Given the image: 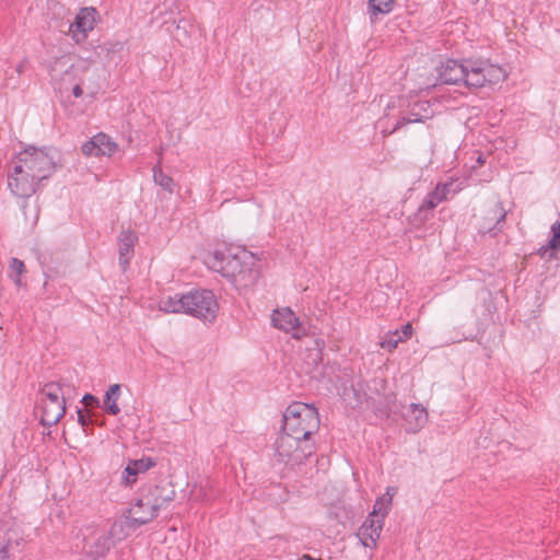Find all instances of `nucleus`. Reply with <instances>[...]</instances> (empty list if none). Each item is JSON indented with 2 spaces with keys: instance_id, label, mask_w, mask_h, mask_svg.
<instances>
[{
  "instance_id": "f257e3e1",
  "label": "nucleus",
  "mask_w": 560,
  "mask_h": 560,
  "mask_svg": "<svg viewBox=\"0 0 560 560\" xmlns=\"http://www.w3.org/2000/svg\"><path fill=\"white\" fill-rule=\"evenodd\" d=\"M258 258L247 247H215L203 261L211 270L221 273L237 288H247L257 280Z\"/></svg>"
},
{
  "instance_id": "f03ea898",
  "label": "nucleus",
  "mask_w": 560,
  "mask_h": 560,
  "mask_svg": "<svg viewBox=\"0 0 560 560\" xmlns=\"http://www.w3.org/2000/svg\"><path fill=\"white\" fill-rule=\"evenodd\" d=\"M69 58H57L51 66L52 79L61 74L60 80L65 88L72 86V94L74 97H81L84 93V88L88 94L93 97L97 93V85L94 84L96 71L85 60H79L75 63L68 65Z\"/></svg>"
},
{
  "instance_id": "7ed1b4c3",
  "label": "nucleus",
  "mask_w": 560,
  "mask_h": 560,
  "mask_svg": "<svg viewBox=\"0 0 560 560\" xmlns=\"http://www.w3.org/2000/svg\"><path fill=\"white\" fill-rule=\"evenodd\" d=\"M319 416L315 407L295 401L283 412L282 432L312 441L319 429Z\"/></svg>"
},
{
  "instance_id": "20e7f679",
  "label": "nucleus",
  "mask_w": 560,
  "mask_h": 560,
  "mask_svg": "<svg viewBox=\"0 0 560 560\" xmlns=\"http://www.w3.org/2000/svg\"><path fill=\"white\" fill-rule=\"evenodd\" d=\"M385 110L387 118L393 116L396 119L392 132L409 124L423 122L432 117L430 103L417 97L398 96L387 105Z\"/></svg>"
},
{
  "instance_id": "39448f33",
  "label": "nucleus",
  "mask_w": 560,
  "mask_h": 560,
  "mask_svg": "<svg viewBox=\"0 0 560 560\" xmlns=\"http://www.w3.org/2000/svg\"><path fill=\"white\" fill-rule=\"evenodd\" d=\"M315 452L314 443L282 432L275 443V460L289 468L303 465Z\"/></svg>"
},
{
  "instance_id": "423d86ee",
  "label": "nucleus",
  "mask_w": 560,
  "mask_h": 560,
  "mask_svg": "<svg viewBox=\"0 0 560 560\" xmlns=\"http://www.w3.org/2000/svg\"><path fill=\"white\" fill-rule=\"evenodd\" d=\"M465 86L480 89L497 85L506 79V71L487 59H465Z\"/></svg>"
},
{
  "instance_id": "0eeeda50",
  "label": "nucleus",
  "mask_w": 560,
  "mask_h": 560,
  "mask_svg": "<svg viewBox=\"0 0 560 560\" xmlns=\"http://www.w3.org/2000/svg\"><path fill=\"white\" fill-rule=\"evenodd\" d=\"M40 422L51 427L59 422L66 412L65 385L59 382H50L44 385L40 393Z\"/></svg>"
},
{
  "instance_id": "6e6552de",
  "label": "nucleus",
  "mask_w": 560,
  "mask_h": 560,
  "mask_svg": "<svg viewBox=\"0 0 560 560\" xmlns=\"http://www.w3.org/2000/svg\"><path fill=\"white\" fill-rule=\"evenodd\" d=\"M506 215L508 210L498 198L485 201L475 215L478 233L489 237H494L502 233Z\"/></svg>"
},
{
  "instance_id": "1a4fd4ad",
  "label": "nucleus",
  "mask_w": 560,
  "mask_h": 560,
  "mask_svg": "<svg viewBox=\"0 0 560 560\" xmlns=\"http://www.w3.org/2000/svg\"><path fill=\"white\" fill-rule=\"evenodd\" d=\"M13 164L33 173L35 178L43 182L55 172V160L49 150L36 147H28L21 151L14 159Z\"/></svg>"
},
{
  "instance_id": "9d476101",
  "label": "nucleus",
  "mask_w": 560,
  "mask_h": 560,
  "mask_svg": "<svg viewBox=\"0 0 560 560\" xmlns=\"http://www.w3.org/2000/svg\"><path fill=\"white\" fill-rule=\"evenodd\" d=\"M186 314L205 323H213L217 318L219 304L210 290H199L185 295Z\"/></svg>"
},
{
  "instance_id": "9b49d317",
  "label": "nucleus",
  "mask_w": 560,
  "mask_h": 560,
  "mask_svg": "<svg viewBox=\"0 0 560 560\" xmlns=\"http://www.w3.org/2000/svg\"><path fill=\"white\" fill-rule=\"evenodd\" d=\"M161 509V503L153 492L141 494L125 514L127 525L137 528L151 522Z\"/></svg>"
},
{
  "instance_id": "f8f14e48",
  "label": "nucleus",
  "mask_w": 560,
  "mask_h": 560,
  "mask_svg": "<svg viewBox=\"0 0 560 560\" xmlns=\"http://www.w3.org/2000/svg\"><path fill=\"white\" fill-rule=\"evenodd\" d=\"M42 183L43 180L35 178L33 173L16 164H13L12 171L8 175V186L18 198H32Z\"/></svg>"
},
{
  "instance_id": "ddd939ff",
  "label": "nucleus",
  "mask_w": 560,
  "mask_h": 560,
  "mask_svg": "<svg viewBox=\"0 0 560 560\" xmlns=\"http://www.w3.org/2000/svg\"><path fill=\"white\" fill-rule=\"evenodd\" d=\"M83 550L86 560H97L104 557L112 547V539L106 530L94 526H86L82 530Z\"/></svg>"
},
{
  "instance_id": "4468645a",
  "label": "nucleus",
  "mask_w": 560,
  "mask_h": 560,
  "mask_svg": "<svg viewBox=\"0 0 560 560\" xmlns=\"http://www.w3.org/2000/svg\"><path fill=\"white\" fill-rule=\"evenodd\" d=\"M272 326L294 339H301L306 335L299 317L289 307H281L273 311L271 315Z\"/></svg>"
},
{
  "instance_id": "2eb2a0df",
  "label": "nucleus",
  "mask_w": 560,
  "mask_h": 560,
  "mask_svg": "<svg viewBox=\"0 0 560 560\" xmlns=\"http://www.w3.org/2000/svg\"><path fill=\"white\" fill-rule=\"evenodd\" d=\"M96 14L97 12L94 8H82L79 11L68 31L69 35L77 44L83 43L88 38L89 32L94 28Z\"/></svg>"
},
{
  "instance_id": "dca6fc26",
  "label": "nucleus",
  "mask_w": 560,
  "mask_h": 560,
  "mask_svg": "<svg viewBox=\"0 0 560 560\" xmlns=\"http://www.w3.org/2000/svg\"><path fill=\"white\" fill-rule=\"evenodd\" d=\"M118 149L117 143L106 133L98 132L84 142L81 151L85 156H112Z\"/></svg>"
},
{
  "instance_id": "f3484780",
  "label": "nucleus",
  "mask_w": 560,
  "mask_h": 560,
  "mask_svg": "<svg viewBox=\"0 0 560 560\" xmlns=\"http://www.w3.org/2000/svg\"><path fill=\"white\" fill-rule=\"evenodd\" d=\"M383 526L384 522L382 518L368 515L357 532V537L359 538L361 545L372 550L375 549L377 547V541L380 539Z\"/></svg>"
},
{
  "instance_id": "a211bd4d",
  "label": "nucleus",
  "mask_w": 560,
  "mask_h": 560,
  "mask_svg": "<svg viewBox=\"0 0 560 560\" xmlns=\"http://www.w3.org/2000/svg\"><path fill=\"white\" fill-rule=\"evenodd\" d=\"M465 59L463 60H447L440 70V79L445 84H459L465 85Z\"/></svg>"
},
{
  "instance_id": "6ab92c4d",
  "label": "nucleus",
  "mask_w": 560,
  "mask_h": 560,
  "mask_svg": "<svg viewBox=\"0 0 560 560\" xmlns=\"http://www.w3.org/2000/svg\"><path fill=\"white\" fill-rule=\"evenodd\" d=\"M404 417L407 423V431L412 433L419 432L428 422V412L420 404L409 405Z\"/></svg>"
},
{
  "instance_id": "aec40b11",
  "label": "nucleus",
  "mask_w": 560,
  "mask_h": 560,
  "mask_svg": "<svg viewBox=\"0 0 560 560\" xmlns=\"http://www.w3.org/2000/svg\"><path fill=\"white\" fill-rule=\"evenodd\" d=\"M155 465V462L150 457H144L136 460H130L122 471L121 479L125 485H132L136 482L138 475L147 472Z\"/></svg>"
},
{
  "instance_id": "412c9836",
  "label": "nucleus",
  "mask_w": 560,
  "mask_h": 560,
  "mask_svg": "<svg viewBox=\"0 0 560 560\" xmlns=\"http://www.w3.org/2000/svg\"><path fill=\"white\" fill-rule=\"evenodd\" d=\"M441 203V200L433 191L429 192L422 200L417 211L410 217L413 225H420L433 215V210Z\"/></svg>"
},
{
  "instance_id": "4be33fe9",
  "label": "nucleus",
  "mask_w": 560,
  "mask_h": 560,
  "mask_svg": "<svg viewBox=\"0 0 560 560\" xmlns=\"http://www.w3.org/2000/svg\"><path fill=\"white\" fill-rule=\"evenodd\" d=\"M396 492V487H387L385 493L376 498L373 510L369 515L382 518L384 522L392 509L393 498Z\"/></svg>"
},
{
  "instance_id": "5701e85b",
  "label": "nucleus",
  "mask_w": 560,
  "mask_h": 560,
  "mask_svg": "<svg viewBox=\"0 0 560 560\" xmlns=\"http://www.w3.org/2000/svg\"><path fill=\"white\" fill-rule=\"evenodd\" d=\"M120 389L121 387L119 384H113L105 393L103 409L109 415L116 416L120 412V408L117 404L120 397Z\"/></svg>"
},
{
  "instance_id": "b1692460",
  "label": "nucleus",
  "mask_w": 560,
  "mask_h": 560,
  "mask_svg": "<svg viewBox=\"0 0 560 560\" xmlns=\"http://www.w3.org/2000/svg\"><path fill=\"white\" fill-rule=\"evenodd\" d=\"M160 311L164 313H186L185 295H174L162 298L159 302Z\"/></svg>"
},
{
  "instance_id": "393cba45",
  "label": "nucleus",
  "mask_w": 560,
  "mask_h": 560,
  "mask_svg": "<svg viewBox=\"0 0 560 560\" xmlns=\"http://www.w3.org/2000/svg\"><path fill=\"white\" fill-rule=\"evenodd\" d=\"M394 0H368V12L371 22H375L380 14H388L393 10Z\"/></svg>"
},
{
  "instance_id": "a878e982",
  "label": "nucleus",
  "mask_w": 560,
  "mask_h": 560,
  "mask_svg": "<svg viewBox=\"0 0 560 560\" xmlns=\"http://www.w3.org/2000/svg\"><path fill=\"white\" fill-rule=\"evenodd\" d=\"M25 201L22 203V212L24 215L25 224L34 226L39 218V206L36 199L24 198Z\"/></svg>"
},
{
  "instance_id": "bb28decb",
  "label": "nucleus",
  "mask_w": 560,
  "mask_h": 560,
  "mask_svg": "<svg viewBox=\"0 0 560 560\" xmlns=\"http://www.w3.org/2000/svg\"><path fill=\"white\" fill-rule=\"evenodd\" d=\"M153 179L156 185L161 186L167 192L172 194L174 191V179L163 173L160 165L153 167Z\"/></svg>"
},
{
  "instance_id": "cd10ccee",
  "label": "nucleus",
  "mask_w": 560,
  "mask_h": 560,
  "mask_svg": "<svg viewBox=\"0 0 560 560\" xmlns=\"http://www.w3.org/2000/svg\"><path fill=\"white\" fill-rule=\"evenodd\" d=\"M442 186H444V191L447 198H451L455 196L457 192L464 189L465 185L464 182L459 180L458 178H450L447 182L442 183Z\"/></svg>"
},
{
  "instance_id": "c85d7f7f",
  "label": "nucleus",
  "mask_w": 560,
  "mask_h": 560,
  "mask_svg": "<svg viewBox=\"0 0 560 560\" xmlns=\"http://www.w3.org/2000/svg\"><path fill=\"white\" fill-rule=\"evenodd\" d=\"M11 276L14 277V283L21 285V275L25 271L24 262L18 258H12L10 261Z\"/></svg>"
},
{
  "instance_id": "c756f323",
  "label": "nucleus",
  "mask_w": 560,
  "mask_h": 560,
  "mask_svg": "<svg viewBox=\"0 0 560 560\" xmlns=\"http://www.w3.org/2000/svg\"><path fill=\"white\" fill-rule=\"evenodd\" d=\"M12 539L8 534L0 533V560H10Z\"/></svg>"
},
{
  "instance_id": "7c9ffc66",
  "label": "nucleus",
  "mask_w": 560,
  "mask_h": 560,
  "mask_svg": "<svg viewBox=\"0 0 560 560\" xmlns=\"http://www.w3.org/2000/svg\"><path fill=\"white\" fill-rule=\"evenodd\" d=\"M210 487L211 482L207 479L205 481H200L199 483H194L190 493L196 500L202 501L206 500L205 490Z\"/></svg>"
},
{
  "instance_id": "2f4dec72",
  "label": "nucleus",
  "mask_w": 560,
  "mask_h": 560,
  "mask_svg": "<svg viewBox=\"0 0 560 560\" xmlns=\"http://www.w3.org/2000/svg\"><path fill=\"white\" fill-rule=\"evenodd\" d=\"M404 342L399 336L395 335V331L384 337V339L381 341L380 346L383 349H386L388 351H393L397 348V346Z\"/></svg>"
},
{
  "instance_id": "473e14b6",
  "label": "nucleus",
  "mask_w": 560,
  "mask_h": 560,
  "mask_svg": "<svg viewBox=\"0 0 560 560\" xmlns=\"http://www.w3.org/2000/svg\"><path fill=\"white\" fill-rule=\"evenodd\" d=\"M551 237L547 245H560V221L555 222L550 229Z\"/></svg>"
},
{
  "instance_id": "72a5a7b5",
  "label": "nucleus",
  "mask_w": 560,
  "mask_h": 560,
  "mask_svg": "<svg viewBox=\"0 0 560 560\" xmlns=\"http://www.w3.org/2000/svg\"><path fill=\"white\" fill-rule=\"evenodd\" d=\"M132 256L133 247H120L119 261L124 268L128 265V261Z\"/></svg>"
},
{
  "instance_id": "f704fd0d",
  "label": "nucleus",
  "mask_w": 560,
  "mask_h": 560,
  "mask_svg": "<svg viewBox=\"0 0 560 560\" xmlns=\"http://www.w3.org/2000/svg\"><path fill=\"white\" fill-rule=\"evenodd\" d=\"M138 242L137 235L133 231H125L120 235L121 245H133V243Z\"/></svg>"
},
{
  "instance_id": "c9c22d12",
  "label": "nucleus",
  "mask_w": 560,
  "mask_h": 560,
  "mask_svg": "<svg viewBox=\"0 0 560 560\" xmlns=\"http://www.w3.org/2000/svg\"><path fill=\"white\" fill-rule=\"evenodd\" d=\"M559 248L560 247H540L538 249V255L541 258L549 260V259H552L556 256V254H557Z\"/></svg>"
},
{
  "instance_id": "e433bc0d",
  "label": "nucleus",
  "mask_w": 560,
  "mask_h": 560,
  "mask_svg": "<svg viewBox=\"0 0 560 560\" xmlns=\"http://www.w3.org/2000/svg\"><path fill=\"white\" fill-rule=\"evenodd\" d=\"M395 335L396 336H399V338H401L402 341H406L408 340L411 336H412V326L411 324H406L401 331L399 330H395Z\"/></svg>"
},
{
  "instance_id": "4c0bfd02",
  "label": "nucleus",
  "mask_w": 560,
  "mask_h": 560,
  "mask_svg": "<svg viewBox=\"0 0 560 560\" xmlns=\"http://www.w3.org/2000/svg\"><path fill=\"white\" fill-rule=\"evenodd\" d=\"M82 402L86 406V407H95V406H98V399L91 395V394H85L82 398Z\"/></svg>"
},
{
  "instance_id": "58836bf2",
  "label": "nucleus",
  "mask_w": 560,
  "mask_h": 560,
  "mask_svg": "<svg viewBox=\"0 0 560 560\" xmlns=\"http://www.w3.org/2000/svg\"><path fill=\"white\" fill-rule=\"evenodd\" d=\"M443 189L444 186H442V183H438L435 188L432 190L435 194V196L441 200V202L448 199Z\"/></svg>"
},
{
  "instance_id": "ea45409f",
  "label": "nucleus",
  "mask_w": 560,
  "mask_h": 560,
  "mask_svg": "<svg viewBox=\"0 0 560 560\" xmlns=\"http://www.w3.org/2000/svg\"><path fill=\"white\" fill-rule=\"evenodd\" d=\"M78 417H79V422L82 424V425H85L86 424V420H85V417L83 415V411L82 410H78Z\"/></svg>"
},
{
  "instance_id": "a19ab883",
  "label": "nucleus",
  "mask_w": 560,
  "mask_h": 560,
  "mask_svg": "<svg viewBox=\"0 0 560 560\" xmlns=\"http://www.w3.org/2000/svg\"><path fill=\"white\" fill-rule=\"evenodd\" d=\"M299 560H315V559H313V558H311V557H308V556H304L303 558H301V559H299Z\"/></svg>"
}]
</instances>
